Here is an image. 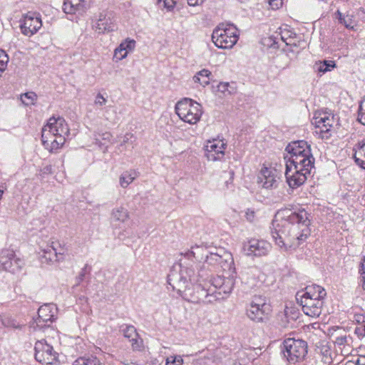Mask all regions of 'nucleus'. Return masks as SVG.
Wrapping results in <instances>:
<instances>
[{
  "label": "nucleus",
  "mask_w": 365,
  "mask_h": 365,
  "mask_svg": "<svg viewBox=\"0 0 365 365\" xmlns=\"http://www.w3.org/2000/svg\"><path fill=\"white\" fill-rule=\"evenodd\" d=\"M202 247H192L191 250L182 254L183 259H180V263L173 266L168 275V282L173 290H176L180 294L190 289V285L198 282L199 274L195 273L192 262L194 259L201 261L204 259Z\"/></svg>",
  "instance_id": "obj_1"
},
{
  "label": "nucleus",
  "mask_w": 365,
  "mask_h": 365,
  "mask_svg": "<svg viewBox=\"0 0 365 365\" xmlns=\"http://www.w3.org/2000/svg\"><path fill=\"white\" fill-rule=\"evenodd\" d=\"M69 134L70 130L65 119L53 116L42 128V143L46 149L52 152L63 146Z\"/></svg>",
  "instance_id": "obj_2"
},
{
  "label": "nucleus",
  "mask_w": 365,
  "mask_h": 365,
  "mask_svg": "<svg viewBox=\"0 0 365 365\" xmlns=\"http://www.w3.org/2000/svg\"><path fill=\"white\" fill-rule=\"evenodd\" d=\"M286 163L285 177L289 186L294 189L303 185L314 168V158L306 155L290 156Z\"/></svg>",
  "instance_id": "obj_3"
},
{
  "label": "nucleus",
  "mask_w": 365,
  "mask_h": 365,
  "mask_svg": "<svg viewBox=\"0 0 365 365\" xmlns=\"http://www.w3.org/2000/svg\"><path fill=\"white\" fill-rule=\"evenodd\" d=\"M235 284L233 277L217 276L212 279L211 287L205 290L200 285H196L197 292H200V296L204 297L203 302L213 303L216 301L226 298L232 292Z\"/></svg>",
  "instance_id": "obj_4"
},
{
  "label": "nucleus",
  "mask_w": 365,
  "mask_h": 365,
  "mask_svg": "<svg viewBox=\"0 0 365 365\" xmlns=\"http://www.w3.org/2000/svg\"><path fill=\"white\" fill-rule=\"evenodd\" d=\"M279 349L282 359L291 364H295L303 359L307 354V342L302 339L291 337L284 339Z\"/></svg>",
  "instance_id": "obj_5"
},
{
  "label": "nucleus",
  "mask_w": 365,
  "mask_h": 365,
  "mask_svg": "<svg viewBox=\"0 0 365 365\" xmlns=\"http://www.w3.org/2000/svg\"><path fill=\"white\" fill-rule=\"evenodd\" d=\"M239 35V31L235 26L222 23L214 29L212 40L217 47L228 49L236 44Z\"/></svg>",
  "instance_id": "obj_6"
},
{
  "label": "nucleus",
  "mask_w": 365,
  "mask_h": 365,
  "mask_svg": "<svg viewBox=\"0 0 365 365\" xmlns=\"http://www.w3.org/2000/svg\"><path fill=\"white\" fill-rule=\"evenodd\" d=\"M175 110L182 121L191 125L199 122L202 114V106L187 98L179 101L175 104Z\"/></svg>",
  "instance_id": "obj_7"
},
{
  "label": "nucleus",
  "mask_w": 365,
  "mask_h": 365,
  "mask_svg": "<svg viewBox=\"0 0 365 365\" xmlns=\"http://www.w3.org/2000/svg\"><path fill=\"white\" fill-rule=\"evenodd\" d=\"M205 255V262L213 269L221 268L224 271L234 269L232 254L222 248H217L215 252H207Z\"/></svg>",
  "instance_id": "obj_8"
},
{
  "label": "nucleus",
  "mask_w": 365,
  "mask_h": 365,
  "mask_svg": "<svg viewBox=\"0 0 365 365\" xmlns=\"http://www.w3.org/2000/svg\"><path fill=\"white\" fill-rule=\"evenodd\" d=\"M304 229L299 236L291 237L289 235L275 229V244L277 245L282 251H287L288 249H296L310 235L311 230L309 228V225H303Z\"/></svg>",
  "instance_id": "obj_9"
},
{
  "label": "nucleus",
  "mask_w": 365,
  "mask_h": 365,
  "mask_svg": "<svg viewBox=\"0 0 365 365\" xmlns=\"http://www.w3.org/2000/svg\"><path fill=\"white\" fill-rule=\"evenodd\" d=\"M275 217L287 220V226L289 223H297L301 225H310L309 214L304 210L296 212L287 208L279 209L275 213Z\"/></svg>",
  "instance_id": "obj_10"
},
{
  "label": "nucleus",
  "mask_w": 365,
  "mask_h": 365,
  "mask_svg": "<svg viewBox=\"0 0 365 365\" xmlns=\"http://www.w3.org/2000/svg\"><path fill=\"white\" fill-rule=\"evenodd\" d=\"M272 249L270 243L264 240L251 239L243 244V252L247 256H262L267 255Z\"/></svg>",
  "instance_id": "obj_11"
},
{
  "label": "nucleus",
  "mask_w": 365,
  "mask_h": 365,
  "mask_svg": "<svg viewBox=\"0 0 365 365\" xmlns=\"http://www.w3.org/2000/svg\"><path fill=\"white\" fill-rule=\"evenodd\" d=\"M0 265L4 270L15 273L21 269L24 262L16 257L13 250H5L0 255Z\"/></svg>",
  "instance_id": "obj_12"
},
{
  "label": "nucleus",
  "mask_w": 365,
  "mask_h": 365,
  "mask_svg": "<svg viewBox=\"0 0 365 365\" xmlns=\"http://www.w3.org/2000/svg\"><path fill=\"white\" fill-rule=\"evenodd\" d=\"M270 311L269 305L264 302H252L247 309V315L254 322H263L269 319Z\"/></svg>",
  "instance_id": "obj_13"
},
{
  "label": "nucleus",
  "mask_w": 365,
  "mask_h": 365,
  "mask_svg": "<svg viewBox=\"0 0 365 365\" xmlns=\"http://www.w3.org/2000/svg\"><path fill=\"white\" fill-rule=\"evenodd\" d=\"M296 299L302 307V310L306 315L317 317L321 314L324 299L309 297H296Z\"/></svg>",
  "instance_id": "obj_14"
},
{
  "label": "nucleus",
  "mask_w": 365,
  "mask_h": 365,
  "mask_svg": "<svg viewBox=\"0 0 365 365\" xmlns=\"http://www.w3.org/2000/svg\"><path fill=\"white\" fill-rule=\"evenodd\" d=\"M226 146L227 144L223 140L213 139L212 140H207L205 145V156L208 160H220L225 155Z\"/></svg>",
  "instance_id": "obj_15"
},
{
  "label": "nucleus",
  "mask_w": 365,
  "mask_h": 365,
  "mask_svg": "<svg viewBox=\"0 0 365 365\" xmlns=\"http://www.w3.org/2000/svg\"><path fill=\"white\" fill-rule=\"evenodd\" d=\"M35 359L41 364H50L55 359L53 347L43 339L35 344Z\"/></svg>",
  "instance_id": "obj_16"
},
{
  "label": "nucleus",
  "mask_w": 365,
  "mask_h": 365,
  "mask_svg": "<svg viewBox=\"0 0 365 365\" xmlns=\"http://www.w3.org/2000/svg\"><path fill=\"white\" fill-rule=\"evenodd\" d=\"M41 26V18L36 14L29 12L24 16L21 29L24 35L30 36L36 33Z\"/></svg>",
  "instance_id": "obj_17"
},
{
  "label": "nucleus",
  "mask_w": 365,
  "mask_h": 365,
  "mask_svg": "<svg viewBox=\"0 0 365 365\" xmlns=\"http://www.w3.org/2000/svg\"><path fill=\"white\" fill-rule=\"evenodd\" d=\"M56 307L53 304H44L38 310V317L35 320L36 327L40 329L46 326L45 323L52 322L55 319Z\"/></svg>",
  "instance_id": "obj_18"
},
{
  "label": "nucleus",
  "mask_w": 365,
  "mask_h": 365,
  "mask_svg": "<svg viewBox=\"0 0 365 365\" xmlns=\"http://www.w3.org/2000/svg\"><path fill=\"white\" fill-rule=\"evenodd\" d=\"M276 319L277 321V327H275V330H278L277 337L278 341L283 339L284 337H286L287 335V331L289 332L290 329L292 328V322L287 316V312L284 310L282 312H279L277 314L276 317ZM277 332L275 331V335Z\"/></svg>",
  "instance_id": "obj_19"
},
{
  "label": "nucleus",
  "mask_w": 365,
  "mask_h": 365,
  "mask_svg": "<svg viewBox=\"0 0 365 365\" xmlns=\"http://www.w3.org/2000/svg\"><path fill=\"white\" fill-rule=\"evenodd\" d=\"M286 150L290 154V156L306 155L312 157L310 145L305 140H297L289 143Z\"/></svg>",
  "instance_id": "obj_20"
},
{
  "label": "nucleus",
  "mask_w": 365,
  "mask_h": 365,
  "mask_svg": "<svg viewBox=\"0 0 365 365\" xmlns=\"http://www.w3.org/2000/svg\"><path fill=\"white\" fill-rule=\"evenodd\" d=\"M91 0H64L63 9L66 14L83 12L89 6Z\"/></svg>",
  "instance_id": "obj_21"
},
{
  "label": "nucleus",
  "mask_w": 365,
  "mask_h": 365,
  "mask_svg": "<svg viewBox=\"0 0 365 365\" xmlns=\"http://www.w3.org/2000/svg\"><path fill=\"white\" fill-rule=\"evenodd\" d=\"M327 295L325 289L317 284L307 286L304 291H299L297 293L296 297L316 298L324 299Z\"/></svg>",
  "instance_id": "obj_22"
},
{
  "label": "nucleus",
  "mask_w": 365,
  "mask_h": 365,
  "mask_svg": "<svg viewBox=\"0 0 365 365\" xmlns=\"http://www.w3.org/2000/svg\"><path fill=\"white\" fill-rule=\"evenodd\" d=\"M122 331L124 336L128 338L131 342V346L133 350L141 349L143 342L142 339L140 338L136 329L133 326H125V327L122 329Z\"/></svg>",
  "instance_id": "obj_23"
},
{
  "label": "nucleus",
  "mask_w": 365,
  "mask_h": 365,
  "mask_svg": "<svg viewBox=\"0 0 365 365\" xmlns=\"http://www.w3.org/2000/svg\"><path fill=\"white\" fill-rule=\"evenodd\" d=\"M257 183L262 185L263 188H272L274 184V175L270 168L264 167L262 168L258 177Z\"/></svg>",
  "instance_id": "obj_24"
},
{
  "label": "nucleus",
  "mask_w": 365,
  "mask_h": 365,
  "mask_svg": "<svg viewBox=\"0 0 365 365\" xmlns=\"http://www.w3.org/2000/svg\"><path fill=\"white\" fill-rule=\"evenodd\" d=\"M62 250H64L62 248ZM65 255V250L63 252H58V248L55 246L54 242H52V245L48 247L47 249L43 250V257L48 262H58L63 260Z\"/></svg>",
  "instance_id": "obj_25"
},
{
  "label": "nucleus",
  "mask_w": 365,
  "mask_h": 365,
  "mask_svg": "<svg viewBox=\"0 0 365 365\" xmlns=\"http://www.w3.org/2000/svg\"><path fill=\"white\" fill-rule=\"evenodd\" d=\"M294 33L287 29L285 25L284 28L279 27L275 31V45L279 44V41L284 43L286 45L290 44V40L292 38Z\"/></svg>",
  "instance_id": "obj_26"
},
{
  "label": "nucleus",
  "mask_w": 365,
  "mask_h": 365,
  "mask_svg": "<svg viewBox=\"0 0 365 365\" xmlns=\"http://www.w3.org/2000/svg\"><path fill=\"white\" fill-rule=\"evenodd\" d=\"M73 365H106L94 355H85L76 359Z\"/></svg>",
  "instance_id": "obj_27"
},
{
  "label": "nucleus",
  "mask_w": 365,
  "mask_h": 365,
  "mask_svg": "<svg viewBox=\"0 0 365 365\" xmlns=\"http://www.w3.org/2000/svg\"><path fill=\"white\" fill-rule=\"evenodd\" d=\"M111 218L115 222H125L129 218L128 211L123 207H115L112 210Z\"/></svg>",
  "instance_id": "obj_28"
},
{
  "label": "nucleus",
  "mask_w": 365,
  "mask_h": 365,
  "mask_svg": "<svg viewBox=\"0 0 365 365\" xmlns=\"http://www.w3.org/2000/svg\"><path fill=\"white\" fill-rule=\"evenodd\" d=\"M211 75L212 73L209 70L202 69L193 76V81L195 83H199L200 85L205 87L210 83Z\"/></svg>",
  "instance_id": "obj_29"
},
{
  "label": "nucleus",
  "mask_w": 365,
  "mask_h": 365,
  "mask_svg": "<svg viewBox=\"0 0 365 365\" xmlns=\"http://www.w3.org/2000/svg\"><path fill=\"white\" fill-rule=\"evenodd\" d=\"M138 177L135 170H127L120 176L119 182L122 187H127Z\"/></svg>",
  "instance_id": "obj_30"
},
{
  "label": "nucleus",
  "mask_w": 365,
  "mask_h": 365,
  "mask_svg": "<svg viewBox=\"0 0 365 365\" xmlns=\"http://www.w3.org/2000/svg\"><path fill=\"white\" fill-rule=\"evenodd\" d=\"M333 123V118L329 116H324L316 118L315 123L317 126L321 128L322 133H327L329 131L328 127H331Z\"/></svg>",
  "instance_id": "obj_31"
},
{
  "label": "nucleus",
  "mask_w": 365,
  "mask_h": 365,
  "mask_svg": "<svg viewBox=\"0 0 365 365\" xmlns=\"http://www.w3.org/2000/svg\"><path fill=\"white\" fill-rule=\"evenodd\" d=\"M354 158L356 163L365 170V142L356 151Z\"/></svg>",
  "instance_id": "obj_32"
},
{
  "label": "nucleus",
  "mask_w": 365,
  "mask_h": 365,
  "mask_svg": "<svg viewBox=\"0 0 365 365\" xmlns=\"http://www.w3.org/2000/svg\"><path fill=\"white\" fill-rule=\"evenodd\" d=\"M336 66L334 61H319V63H316L315 67L319 72L326 73L327 71H330L332 68Z\"/></svg>",
  "instance_id": "obj_33"
},
{
  "label": "nucleus",
  "mask_w": 365,
  "mask_h": 365,
  "mask_svg": "<svg viewBox=\"0 0 365 365\" xmlns=\"http://www.w3.org/2000/svg\"><path fill=\"white\" fill-rule=\"evenodd\" d=\"M135 47V41L130 38H126L119 45V51H124L127 54L134 50Z\"/></svg>",
  "instance_id": "obj_34"
},
{
  "label": "nucleus",
  "mask_w": 365,
  "mask_h": 365,
  "mask_svg": "<svg viewBox=\"0 0 365 365\" xmlns=\"http://www.w3.org/2000/svg\"><path fill=\"white\" fill-rule=\"evenodd\" d=\"M339 15V20L341 24L344 25L347 29H352L354 26V22L352 19V16L346 15L343 16L339 11L337 12Z\"/></svg>",
  "instance_id": "obj_35"
},
{
  "label": "nucleus",
  "mask_w": 365,
  "mask_h": 365,
  "mask_svg": "<svg viewBox=\"0 0 365 365\" xmlns=\"http://www.w3.org/2000/svg\"><path fill=\"white\" fill-rule=\"evenodd\" d=\"M262 49L264 51H269L274 46V38L272 35L264 36L261 39Z\"/></svg>",
  "instance_id": "obj_36"
},
{
  "label": "nucleus",
  "mask_w": 365,
  "mask_h": 365,
  "mask_svg": "<svg viewBox=\"0 0 365 365\" xmlns=\"http://www.w3.org/2000/svg\"><path fill=\"white\" fill-rule=\"evenodd\" d=\"M37 96L34 92H28L21 96V100L22 103L26 106L34 104Z\"/></svg>",
  "instance_id": "obj_37"
},
{
  "label": "nucleus",
  "mask_w": 365,
  "mask_h": 365,
  "mask_svg": "<svg viewBox=\"0 0 365 365\" xmlns=\"http://www.w3.org/2000/svg\"><path fill=\"white\" fill-rule=\"evenodd\" d=\"M95 26L96 29L98 31V33L109 32L113 30V26L108 25L101 19H98Z\"/></svg>",
  "instance_id": "obj_38"
},
{
  "label": "nucleus",
  "mask_w": 365,
  "mask_h": 365,
  "mask_svg": "<svg viewBox=\"0 0 365 365\" xmlns=\"http://www.w3.org/2000/svg\"><path fill=\"white\" fill-rule=\"evenodd\" d=\"M357 119L361 124L365 125V97L360 101Z\"/></svg>",
  "instance_id": "obj_39"
},
{
  "label": "nucleus",
  "mask_w": 365,
  "mask_h": 365,
  "mask_svg": "<svg viewBox=\"0 0 365 365\" xmlns=\"http://www.w3.org/2000/svg\"><path fill=\"white\" fill-rule=\"evenodd\" d=\"M183 360L181 356H170L166 360V365H182Z\"/></svg>",
  "instance_id": "obj_40"
},
{
  "label": "nucleus",
  "mask_w": 365,
  "mask_h": 365,
  "mask_svg": "<svg viewBox=\"0 0 365 365\" xmlns=\"http://www.w3.org/2000/svg\"><path fill=\"white\" fill-rule=\"evenodd\" d=\"M277 58L279 61H284L285 64L284 66L279 65L277 66L278 68H280L282 69H284L285 67L287 66L289 63V58L287 54L281 53L280 54L277 55Z\"/></svg>",
  "instance_id": "obj_41"
},
{
  "label": "nucleus",
  "mask_w": 365,
  "mask_h": 365,
  "mask_svg": "<svg viewBox=\"0 0 365 365\" xmlns=\"http://www.w3.org/2000/svg\"><path fill=\"white\" fill-rule=\"evenodd\" d=\"M127 52L124 51H119V46L115 49L113 58L117 61H120L127 56Z\"/></svg>",
  "instance_id": "obj_42"
},
{
  "label": "nucleus",
  "mask_w": 365,
  "mask_h": 365,
  "mask_svg": "<svg viewBox=\"0 0 365 365\" xmlns=\"http://www.w3.org/2000/svg\"><path fill=\"white\" fill-rule=\"evenodd\" d=\"M132 138L135 139V138L134 137L133 134H132L130 133H125V135L123 137V141L121 142V143L120 145L119 149H120V148L123 147L124 145H125L126 143H129L130 141L131 143H133V141L131 140Z\"/></svg>",
  "instance_id": "obj_43"
},
{
  "label": "nucleus",
  "mask_w": 365,
  "mask_h": 365,
  "mask_svg": "<svg viewBox=\"0 0 365 365\" xmlns=\"http://www.w3.org/2000/svg\"><path fill=\"white\" fill-rule=\"evenodd\" d=\"M87 267H88V265L86 264L84 266V267L81 269V271L79 273V274L78 275V277H76V285H78L81 282L83 281L85 275H86Z\"/></svg>",
  "instance_id": "obj_44"
},
{
  "label": "nucleus",
  "mask_w": 365,
  "mask_h": 365,
  "mask_svg": "<svg viewBox=\"0 0 365 365\" xmlns=\"http://www.w3.org/2000/svg\"><path fill=\"white\" fill-rule=\"evenodd\" d=\"M106 98H105L101 93L97 94L95 100L96 105L103 106L106 103Z\"/></svg>",
  "instance_id": "obj_45"
},
{
  "label": "nucleus",
  "mask_w": 365,
  "mask_h": 365,
  "mask_svg": "<svg viewBox=\"0 0 365 365\" xmlns=\"http://www.w3.org/2000/svg\"><path fill=\"white\" fill-rule=\"evenodd\" d=\"M9 57L4 50L0 49V62L1 63H7Z\"/></svg>",
  "instance_id": "obj_46"
},
{
  "label": "nucleus",
  "mask_w": 365,
  "mask_h": 365,
  "mask_svg": "<svg viewBox=\"0 0 365 365\" xmlns=\"http://www.w3.org/2000/svg\"><path fill=\"white\" fill-rule=\"evenodd\" d=\"M246 219L250 222H253L255 219V212L248 209L245 212Z\"/></svg>",
  "instance_id": "obj_47"
},
{
  "label": "nucleus",
  "mask_w": 365,
  "mask_h": 365,
  "mask_svg": "<svg viewBox=\"0 0 365 365\" xmlns=\"http://www.w3.org/2000/svg\"><path fill=\"white\" fill-rule=\"evenodd\" d=\"M228 87V83H220L217 86V89L220 92L225 93L226 91H227Z\"/></svg>",
  "instance_id": "obj_48"
},
{
  "label": "nucleus",
  "mask_w": 365,
  "mask_h": 365,
  "mask_svg": "<svg viewBox=\"0 0 365 365\" xmlns=\"http://www.w3.org/2000/svg\"><path fill=\"white\" fill-rule=\"evenodd\" d=\"M347 338L346 336H337L335 339V343L338 345H344L346 343Z\"/></svg>",
  "instance_id": "obj_49"
},
{
  "label": "nucleus",
  "mask_w": 365,
  "mask_h": 365,
  "mask_svg": "<svg viewBox=\"0 0 365 365\" xmlns=\"http://www.w3.org/2000/svg\"><path fill=\"white\" fill-rule=\"evenodd\" d=\"M101 136H102V139L103 140H106V141H108V142H110L111 140V138H112V135L109 132L103 133Z\"/></svg>",
  "instance_id": "obj_50"
},
{
  "label": "nucleus",
  "mask_w": 365,
  "mask_h": 365,
  "mask_svg": "<svg viewBox=\"0 0 365 365\" xmlns=\"http://www.w3.org/2000/svg\"><path fill=\"white\" fill-rule=\"evenodd\" d=\"M202 1L203 0H187V4L191 6H195Z\"/></svg>",
  "instance_id": "obj_51"
},
{
  "label": "nucleus",
  "mask_w": 365,
  "mask_h": 365,
  "mask_svg": "<svg viewBox=\"0 0 365 365\" xmlns=\"http://www.w3.org/2000/svg\"><path fill=\"white\" fill-rule=\"evenodd\" d=\"M363 272H361V284L363 289L365 290V266L362 267Z\"/></svg>",
  "instance_id": "obj_52"
},
{
  "label": "nucleus",
  "mask_w": 365,
  "mask_h": 365,
  "mask_svg": "<svg viewBox=\"0 0 365 365\" xmlns=\"http://www.w3.org/2000/svg\"><path fill=\"white\" fill-rule=\"evenodd\" d=\"M284 1H287V0H275V9L282 7Z\"/></svg>",
  "instance_id": "obj_53"
},
{
  "label": "nucleus",
  "mask_w": 365,
  "mask_h": 365,
  "mask_svg": "<svg viewBox=\"0 0 365 365\" xmlns=\"http://www.w3.org/2000/svg\"><path fill=\"white\" fill-rule=\"evenodd\" d=\"M356 365H365V356L359 358L355 363Z\"/></svg>",
  "instance_id": "obj_54"
},
{
  "label": "nucleus",
  "mask_w": 365,
  "mask_h": 365,
  "mask_svg": "<svg viewBox=\"0 0 365 365\" xmlns=\"http://www.w3.org/2000/svg\"><path fill=\"white\" fill-rule=\"evenodd\" d=\"M54 245H59V249L58 248V252H63V250H62V248H63V249H64L65 252H66V249L65 248V247H64V246H63V247H61V246L59 245V243H58V242H57V243H55V242H54Z\"/></svg>",
  "instance_id": "obj_55"
},
{
  "label": "nucleus",
  "mask_w": 365,
  "mask_h": 365,
  "mask_svg": "<svg viewBox=\"0 0 365 365\" xmlns=\"http://www.w3.org/2000/svg\"><path fill=\"white\" fill-rule=\"evenodd\" d=\"M10 326H12L15 329H20L21 328V325L20 324H16L14 322H11Z\"/></svg>",
  "instance_id": "obj_56"
},
{
  "label": "nucleus",
  "mask_w": 365,
  "mask_h": 365,
  "mask_svg": "<svg viewBox=\"0 0 365 365\" xmlns=\"http://www.w3.org/2000/svg\"><path fill=\"white\" fill-rule=\"evenodd\" d=\"M363 266H365V259L364 260V263L361 264V268L359 269V272L361 274V272H363V270H362V267Z\"/></svg>",
  "instance_id": "obj_57"
},
{
  "label": "nucleus",
  "mask_w": 365,
  "mask_h": 365,
  "mask_svg": "<svg viewBox=\"0 0 365 365\" xmlns=\"http://www.w3.org/2000/svg\"><path fill=\"white\" fill-rule=\"evenodd\" d=\"M345 365H356L355 363H354L353 361H347Z\"/></svg>",
  "instance_id": "obj_58"
},
{
  "label": "nucleus",
  "mask_w": 365,
  "mask_h": 365,
  "mask_svg": "<svg viewBox=\"0 0 365 365\" xmlns=\"http://www.w3.org/2000/svg\"><path fill=\"white\" fill-rule=\"evenodd\" d=\"M45 169L46 170V171H50L51 170V166H46L45 168Z\"/></svg>",
  "instance_id": "obj_59"
},
{
  "label": "nucleus",
  "mask_w": 365,
  "mask_h": 365,
  "mask_svg": "<svg viewBox=\"0 0 365 365\" xmlns=\"http://www.w3.org/2000/svg\"><path fill=\"white\" fill-rule=\"evenodd\" d=\"M3 193H4V191L0 189V200L1 199L2 197V195H3Z\"/></svg>",
  "instance_id": "obj_60"
},
{
  "label": "nucleus",
  "mask_w": 365,
  "mask_h": 365,
  "mask_svg": "<svg viewBox=\"0 0 365 365\" xmlns=\"http://www.w3.org/2000/svg\"><path fill=\"white\" fill-rule=\"evenodd\" d=\"M272 1H273V0H269V4L270 6H272Z\"/></svg>",
  "instance_id": "obj_61"
},
{
  "label": "nucleus",
  "mask_w": 365,
  "mask_h": 365,
  "mask_svg": "<svg viewBox=\"0 0 365 365\" xmlns=\"http://www.w3.org/2000/svg\"><path fill=\"white\" fill-rule=\"evenodd\" d=\"M125 365H135L134 364H125Z\"/></svg>",
  "instance_id": "obj_62"
},
{
  "label": "nucleus",
  "mask_w": 365,
  "mask_h": 365,
  "mask_svg": "<svg viewBox=\"0 0 365 365\" xmlns=\"http://www.w3.org/2000/svg\"><path fill=\"white\" fill-rule=\"evenodd\" d=\"M271 224H272V225H273V224H274V220H272Z\"/></svg>",
  "instance_id": "obj_63"
},
{
  "label": "nucleus",
  "mask_w": 365,
  "mask_h": 365,
  "mask_svg": "<svg viewBox=\"0 0 365 365\" xmlns=\"http://www.w3.org/2000/svg\"><path fill=\"white\" fill-rule=\"evenodd\" d=\"M364 335L365 336V325H364Z\"/></svg>",
  "instance_id": "obj_64"
}]
</instances>
